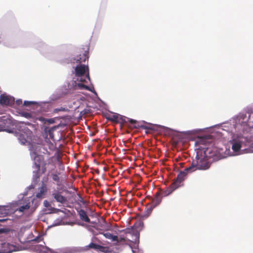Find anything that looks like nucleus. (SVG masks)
Segmentation results:
<instances>
[{"instance_id": "c756f323", "label": "nucleus", "mask_w": 253, "mask_h": 253, "mask_svg": "<svg viewBox=\"0 0 253 253\" xmlns=\"http://www.w3.org/2000/svg\"><path fill=\"white\" fill-rule=\"evenodd\" d=\"M78 86L82 89H88V87L87 85L81 83L78 84Z\"/></svg>"}, {"instance_id": "f3484780", "label": "nucleus", "mask_w": 253, "mask_h": 253, "mask_svg": "<svg viewBox=\"0 0 253 253\" xmlns=\"http://www.w3.org/2000/svg\"><path fill=\"white\" fill-rule=\"evenodd\" d=\"M154 208L152 207L151 205L149 207H147L145 209V211L143 213H142L141 217L143 218H147L152 213V211L153 210Z\"/></svg>"}, {"instance_id": "f8f14e48", "label": "nucleus", "mask_w": 253, "mask_h": 253, "mask_svg": "<svg viewBox=\"0 0 253 253\" xmlns=\"http://www.w3.org/2000/svg\"><path fill=\"white\" fill-rule=\"evenodd\" d=\"M12 103L11 99L4 94L0 95V104L2 105H9Z\"/></svg>"}, {"instance_id": "2f4dec72", "label": "nucleus", "mask_w": 253, "mask_h": 253, "mask_svg": "<svg viewBox=\"0 0 253 253\" xmlns=\"http://www.w3.org/2000/svg\"><path fill=\"white\" fill-rule=\"evenodd\" d=\"M119 120L120 121L119 123L125 124L126 123V121L125 120V119L124 118V117H119Z\"/></svg>"}, {"instance_id": "473e14b6", "label": "nucleus", "mask_w": 253, "mask_h": 253, "mask_svg": "<svg viewBox=\"0 0 253 253\" xmlns=\"http://www.w3.org/2000/svg\"><path fill=\"white\" fill-rule=\"evenodd\" d=\"M45 165H46L45 163H44L42 167V173H44L46 170Z\"/></svg>"}, {"instance_id": "0eeeda50", "label": "nucleus", "mask_w": 253, "mask_h": 253, "mask_svg": "<svg viewBox=\"0 0 253 253\" xmlns=\"http://www.w3.org/2000/svg\"><path fill=\"white\" fill-rule=\"evenodd\" d=\"M0 253H11L18 251V248L9 243H4L1 244Z\"/></svg>"}, {"instance_id": "9b49d317", "label": "nucleus", "mask_w": 253, "mask_h": 253, "mask_svg": "<svg viewBox=\"0 0 253 253\" xmlns=\"http://www.w3.org/2000/svg\"><path fill=\"white\" fill-rule=\"evenodd\" d=\"M247 113L249 116L247 120V125L249 127L253 128V108L249 109Z\"/></svg>"}, {"instance_id": "4be33fe9", "label": "nucleus", "mask_w": 253, "mask_h": 253, "mask_svg": "<svg viewBox=\"0 0 253 253\" xmlns=\"http://www.w3.org/2000/svg\"><path fill=\"white\" fill-rule=\"evenodd\" d=\"M239 121H241L242 123L247 124V120L248 119L247 114L244 113H240L238 116Z\"/></svg>"}, {"instance_id": "39448f33", "label": "nucleus", "mask_w": 253, "mask_h": 253, "mask_svg": "<svg viewBox=\"0 0 253 253\" xmlns=\"http://www.w3.org/2000/svg\"><path fill=\"white\" fill-rule=\"evenodd\" d=\"M88 50L89 47L87 46H85L83 48L79 49V52L80 54L77 57L76 59L74 60H76V63L79 64L82 62H85L88 59Z\"/></svg>"}, {"instance_id": "bb28decb", "label": "nucleus", "mask_w": 253, "mask_h": 253, "mask_svg": "<svg viewBox=\"0 0 253 253\" xmlns=\"http://www.w3.org/2000/svg\"><path fill=\"white\" fill-rule=\"evenodd\" d=\"M130 241L129 240H127L126 239V236L123 235V236H121L119 238L118 237V241H116L118 243H121V242H126V241Z\"/></svg>"}, {"instance_id": "9d476101", "label": "nucleus", "mask_w": 253, "mask_h": 253, "mask_svg": "<svg viewBox=\"0 0 253 253\" xmlns=\"http://www.w3.org/2000/svg\"><path fill=\"white\" fill-rule=\"evenodd\" d=\"M47 191V188L46 184L42 183L41 186L39 188V191L37 193L36 196L37 198H43Z\"/></svg>"}, {"instance_id": "412c9836", "label": "nucleus", "mask_w": 253, "mask_h": 253, "mask_svg": "<svg viewBox=\"0 0 253 253\" xmlns=\"http://www.w3.org/2000/svg\"><path fill=\"white\" fill-rule=\"evenodd\" d=\"M40 171L41 170H34L33 171V179L34 181H37L39 180L41 176Z\"/></svg>"}, {"instance_id": "6ab92c4d", "label": "nucleus", "mask_w": 253, "mask_h": 253, "mask_svg": "<svg viewBox=\"0 0 253 253\" xmlns=\"http://www.w3.org/2000/svg\"><path fill=\"white\" fill-rule=\"evenodd\" d=\"M9 206H0V214L2 215H7L9 213Z\"/></svg>"}, {"instance_id": "1a4fd4ad", "label": "nucleus", "mask_w": 253, "mask_h": 253, "mask_svg": "<svg viewBox=\"0 0 253 253\" xmlns=\"http://www.w3.org/2000/svg\"><path fill=\"white\" fill-rule=\"evenodd\" d=\"M52 196L57 202L61 204H64L67 202V198L63 196L61 194V192L58 190L53 191L52 193Z\"/></svg>"}, {"instance_id": "72a5a7b5", "label": "nucleus", "mask_w": 253, "mask_h": 253, "mask_svg": "<svg viewBox=\"0 0 253 253\" xmlns=\"http://www.w3.org/2000/svg\"><path fill=\"white\" fill-rule=\"evenodd\" d=\"M3 123L2 122H0V131H4L6 130L4 126H3Z\"/></svg>"}, {"instance_id": "7c9ffc66", "label": "nucleus", "mask_w": 253, "mask_h": 253, "mask_svg": "<svg viewBox=\"0 0 253 253\" xmlns=\"http://www.w3.org/2000/svg\"><path fill=\"white\" fill-rule=\"evenodd\" d=\"M33 104H34V102L32 101H25L24 102L23 105L25 106H28Z\"/></svg>"}, {"instance_id": "ea45409f", "label": "nucleus", "mask_w": 253, "mask_h": 253, "mask_svg": "<svg viewBox=\"0 0 253 253\" xmlns=\"http://www.w3.org/2000/svg\"><path fill=\"white\" fill-rule=\"evenodd\" d=\"M35 240L36 241H38V240L37 239H36Z\"/></svg>"}, {"instance_id": "7ed1b4c3", "label": "nucleus", "mask_w": 253, "mask_h": 253, "mask_svg": "<svg viewBox=\"0 0 253 253\" xmlns=\"http://www.w3.org/2000/svg\"><path fill=\"white\" fill-rule=\"evenodd\" d=\"M196 159V160L193 161L190 166L186 168V171L193 172L197 169L205 170L210 167V164L208 162L206 158L199 157L198 155H197Z\"/></svg>"}, {"instance_id": "6e6552de", "label": "nucleus", "mask_w": 253, "mask_h": 253, "mask_svg": "<svg viewBox=\"0 0 253 253\" xmlns=\"http://www.w3.org/2000/svg\"><path fill=\"white\" fill-rule=\"evenodd\" d=\"M25 130L24 133L18 132L16 134V137L19 142L22 144H25L27 142V138L32 134V131L28 128H26Z\"/></svg>"}, {"instance_id": "423d86ee", "label": "nucleus", "mask_w": 253, "mask_h": 253, "mask_svg": "<svg viewBox=\"0 0 253 253\" xmlns=\"http://www.w3.org/2000/svg\"><path fill=\"white\" fill-rule=\"evenodd\" d=\"M86 72H87V77L89 79V69L88 66L85 65H79L76 67L75 68V73L76 76L81 77L83 76Z\"/></svg>"}, {"instance_id": "aec40b11", "label": "nucleus", "mask_w": 253, "mask_h": 253, "mask_svg": "<svg viewBox=\"0 0 253 253\" xmlns=\"http://www.w3.org/2000/svg\"><path fill=\"white\" fill-rule=\"evenodd\" d=\"M34 163H38L39 164H40L41 165H42V163L43 164L44 163H45V162L44 161L43 157L42 155L37 154L34 158Z\"/></svg>"}, {"instance_id": "20e7f679", "label": "nucleus", "mask_w": 253, "mask_h": 253, "mask_svg": "<svg viewBox=\"0 0 253 253\" xmlns=\"http://www.w3.org/2000/svg\"><path fill=\"white\" fill-rule=\"evenodd\" d=\"M31 207L29 200L18 201L11 205V208L14 212H19L23 215Z\"/></svg>"}, {"instance_id": "4468645a", "label": "nucleus", "mask_w": 253, "mask_h": 253, "mask_svg": "<svg viewBox=\"0 0 253 253\" xmlns=\"http://www.w3.org/2000/svg\"><path fill=\"white\" fill-rule=\"evenodd\" d=\"M105 117L108 120L115 123H119L120 122L119 120V115L118 114H107L106 115Z\"/></svg>"}, {"instance_id": "cd10ccee", "label": "nucleus", "mask_w": 253, "mask_h": 253, "mask_svg": "<svg viewBox=\"0 0 253 253\" xmlns=\"http://www.w3.org/2000/svg\"><path fill=\"white\" fill-rule=\"evenodd\" d=\"M66 109L64 107H61L59 108H55L53 110V112L54 113H57L59 111H65Z\"/></svg>"}, {"instance_id": "c03bdc74", "label": "nucleus", "mask_w": 253, "mask_h": 253, "mask_svg": "<svg viewBox=\"0 0 253 253\" xmlns=\"http://www.w3.org/2000/svg\"><path fill=\"white\" fill-rule=\"evenodd\" d=\"M54 210H57V211H59V209H54Z\"/></svg>"}, {"instance_id": "b1692460", "label": "nucleus", "mask_w": 253, "mask_h": 253, "mask_svg": "<svg viewBox=\"0 0 253 253\" xmlns=\"http://www.w3.org/2000/svg\"><path fill=\"white\" fill-rule=\"evenodd\" d=\"M100 251L104 253H112V250H110L108 247H104L101 246Z\"/></svg>"}, {"instance_id": "5701e85b", "label": "nucleus", "mask_w": 253, "mask_h": 253, "mask_svg": "<svg viewBox=\"0 0 253 253\" xmlns=\"http://www.w3.org/2000/svg\"><path fill=\"white\" fill-rule=\"evenodd\" d=\"M87 247H88L89 248L94 249L95 250H98L99 251H100V249L102 248L101 245H97V244L92 243V242L90 243L87 246Z\"/></svg>"}, {"instance_id": "4c0bfd02", "label": "nucleus", "mask_w": 253, "mask_h": 253, "mask_svg": "<svg viewBox=\"0 0 253 253\" xmlns=\"http://www.w3.org/2000/svg\"><path fill=\"white\" fill-rule=\"evenodd\" d=\"M22 101L21 100H17L16 101V103L18 104V105H19L20 104L22 103Z\"/></svg>"}, {"instance_id": "79ce46f5", "label": "nucleus", "mask_w": 253, "mask_h": 253, "mask_svg": "<svg viewBox=\"0 0 253 253\" xmlns=\"http://www.w3.org/2000/svg\"><path fill=\"white\" fill-rule=\"evenodd\" d=\"M83 112H85V111H84V110H83V111H82V112H81V113H83Z\"/></svg>"}, {"instance_id": "c9c22d12", "label": "nucleus", "mask_w": 253, "mask_h": 253, "mask_svg": "<svg viewBox=\"0 0 253 253\" xmlns=\"http://www.w3.org/2000/svg\"><path fill=\"white\" fill-rule=\"evenodd\" d=\"M47 122L50 124H53L54 123V120L53 119H48Z\"/></svg>"}, {"instance_id": "ddd939ff", "label": "nucleus", "mask_w": 253, "mask_h": 253, "mask_svg": "<svg viewBox=\"0 0 253 253\" xmlns=\"http://www.w3.org/2000/svg\"><path fill=\"white\" fill-rule=\"evenodd\" d=\"M78 214L80 216V219L82 220L87 223H90V220L88 217L84 210L83 209L80 210L79 211H78Z\"/></svg>"}, {"instance_id": "393cba45", "label": "nucleus", "mask_w": 253, "mask_h": 253, "mask_svg": "<svg viewBox=\"0 0 253 253\" xmlns=\"http://www.w3.org/2000/svg\"><path fill=\"white\" fill-rule=\"evenodd\" d=\"M51 177L53 181L56 182L57 183V185H58V183L60 182V178L58 175L56 173H52Z\"/></svg>"}, {"instance_id": "c85d7f7f", "label": "nucleus", "mask_w": 253, "mask_h": 253, "mask_svg": "<svg viewBox=\"0 0 253 253\" xmlns=\"http://www.w3.org/2000/svg\"><path fill=\"white\" fill-rule=\"evenodd\" d=\"M41 164H39L38 163H34V165L33 166V169H34L35 170H41Z\"/></svg>"}, {"instance_id": "a878e982", "label": "nucleus", "mask_w": 253, "mask_h": 253, "mask_svg": "<svg viewBox=\"0 0 253 253\" xmlns=\"http://www.w3.org/2000/svg\"><path fill=\"white\" fill-rule=\"evenodd\" d=\"M22 117H24L27 119H31L32 118V115L29 112H24L21 113Z\"/></svg>"}, {"instance_id": "a19ab883", "label": "nucleus", "mask_w": 253, "mask_h": 253, "mask_svg": "<svg viewBox=\"0 0 253 253\" xmlns=\"http://www.w3.org/2000/svg\"><path fill=\"white\" fill-rule=\"evenodd\" d=\"M83 112H85V111H84V110H83V111H82V112H81V113H83Z\"/></svg>"}, {"instance_id": "f704fd0d", "label": "nucleus", "mask_w": 253, "mask_h": 253, "mask_svg": "<svg viewBox=\"0 0 253 253\" xmlns=\"http://www.w3.org/2000/svg\"><path fill=\"white\" fill-rule=\"evenodd\" d=\"M131 229H129V228H127V229H124L122 231V232H124L126 234H127V233H130V232L131 231Z\"/></svg>"}, {"instance_id": "a211bd4d", "label": "nucleus", "mask_w": 253, "mask_h": 253, "mask_svg": "<svg viewBox=\"0 0 253 253\" xmlns=\"http://www.w3.org/2000/svg\"><path fill=\"white\" fill-rule=\"evenodd\" d=\"M102 234L107 239H110L112 241H118V237L116 235H113L109 232L102 233Z\"/></svg>"}, {"instance_id": "58836bf2", "label": "nucleus", "mask_w": 253, "mask_h": 253, "mask_svg": "<svg viewBox=\"0 0 253 253\" xmlns=\"http://www.w3.org/2000/svg\"><path fill=\"white\" fill-rule=\"evenodd\" d=\"M180 165L181 167H182L183 165H184V163H180Z\"/></svg>"}, {"instance_id": "37998d69", "label": "nucleus", "mask_w": 253, "mask_h": 253, "mask_svg": "<svg viewBox=\"0 0 253 253\" xmlns=\"http://www.w3.org/2000/svg\"><path fill=\"white\" fill-rule=\"evenodd\" d=\"M83 112H85V111H84V110H83V111H82V112H81V113H83Z\"/></svg>"}, {"instance_id": "dca6fc26", "label": "nucleus", "mask_w": 253, "mask_h": 253, "mask_svg": "<svg viewBox=\"0 0 253 253\" xmlns=\"http://www.w3.org/2000/svg\"><path fill=\"white\" fill-rule=\"evenodd\" d=\"M128 122L132 125H133V127L134 128H143L145 129L149 128L148 127L145 126L141 125L139 123L135 120L132 119L127 118Z\"/></svg>"}, {"instance_id": "f257e3e1", "label": "nucleus", "mask_w": 253, "mask_h": 253, "mask_svg": "<svg viewBox=\"0 0 253 253\" xmlns=\"http://www.w3.org/2000/svg\"><path fill=\"white\" fill-rule=\"evenodd\" d=\"M229 143L234 152H239L242 147L247 153L253 152V140L251 137H244L242 135L234 134Z\"/></svg>"}, {"instance_id": "2eb2a0df", "label": "nucleus", "mask_w": 253, "mask_h": 253, "mask_svg": "<svg viewBox=\"0 0 253 253\" xmlns=\"http://www.w3.org/2000/svg\"><path fill=\"white\" fill-rule=\"evenodd\" d=\"M162 201V198L160 197V194L157 193L155 197L153 199L151 206L154 208L158 206Z\"/></svg>"}, {"instance_id": "e433bc0d", "label": "nucleus", "mask_w": 253, "mask_h": 253, "mask_svg": "<svg viewBox=\"0 0 253 253\" xmlns=\"http://www.w3.org/2000/svg\"><path fill=\"white\" fill-rule=\"evenodd\" d=\"M44 205L45 207H48V206L49 205V203L47 202V201H45L44 202Z\"/></svg>"}, {"instance_id": "f03ea898", "label": "nucleus", "mask_w": 253, "mask_h": 253, "mask_svg": "<svg viewBox=\"0 0 253 253\" xmlns=\"http://www.w3.org/2000/svg\"><path fill=\"white\" fill-rule=\"evenodd\" d=\"M191 172V171H186V169H185L183 171H180L177 175L176 178L169 185L167 190L163 192V195L164 196H168L175 189L181 186V183L184 181L186 174Z\"/></svg>"}]
</instances>
